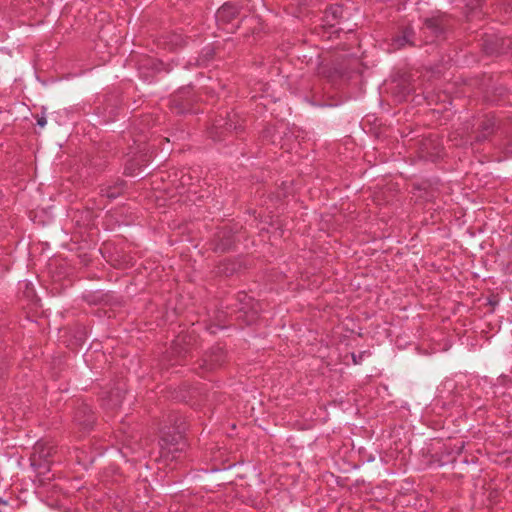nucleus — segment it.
Here are the masks:
<instances>
[{
	"label": "nucleus",
	"mask_w": 512,
	"mask_h": 512,
	"mask_svg": "<svg viewBox=\"0 0 512 512\" xmlns=\"http://www.w3.org/2000/svg\"><path fill=\"white\" fill-rule=\"evenodd\" d=\"M253 322H255V319L252 318L251 320L248 321V324H252Z\"/></svg>",
	"instance_id": "ddd939ff"
},
{
	"label": "nucleus",
	"mask_w": 512,
	"mask_h": 512,
	"mask_svg": "<svg viewBox=\"0 0 512 512\" xmlns=\"http://www.w3.org/2000/svg\"><path fill=\"white\" fill-rule=\"evenodd\" d=\"M344 10L343 7L339 4H334L328 7L322 18L321 29L323 33L327 28H334L337 24L340 23V20L343 18Z\"/></svg>",
	"instance_id": "f03ea898"
},
{
	"label": "nucleus",
	"mask_w": 512,
	"mask_h": 512,
	"mask_svg": "<svg viewBox=\"0 0 512 512\" xmlns=\"http://www.w3.org/2000/svg\"><path fill=\"white\" fill-rule=\"evenodd\" d=\"M485 50L489 54L500 53V52L503 51L502 48H496V47H492V46L490 47L487 41H486V44H485Z\"/></svg>",
	"instance_id": "9d476101"
},
{
	"label": "nucleus",
	"mask_w": 512,
	"mask_h": 512,
	"mask_svg": "<svg viewBox=\"0 0 512 512\" xmlns=\"http://www.w3.org/2000/svg\"><path fill=\"white\" fill-rule=\"evenodd\" d=\"M225 126H226V130H230L232 128H236L235 126L232 125V123H226Z\"/></svg>",
	"instance_id": "f8f14e48"
},
{
	"label": "nucleus",
	"mask_w": 512,
	"mask_h": 512,
	"mask_svg": "<svg viewBox=\"0 0 512 512\" xmlns=\"http://www.w3.org/2000/svg\"><path fill=\"white\" fill-rule=\"evenodd\" d=\"M164 43L167 44L171 49H174L183 46L185 39L180 34L172 33L165 37Z\"/></svg>",
	"instance_id": "1a4fd4ad"
},
{
	"label": "nucleus",
	"mask_w": 512,
	"mask_h": 512,
	"mask_svg": "<svg viewBox=\"0 0 512 512\" xmlns=\"http://www.w3.org/2000/svg\"><path fill=\"white\" fill-rule=\"evenodd\" d=\"M414 35V31L410 27H406L403 29L400 35L396 36L392 40V46L394 49H401L405 45L409 44L411 46L414 45L412 41V37Z\"/></svg>",
	"instance_id": "0eeeda50"
},
{
	"label": "nucleus",
	"mask_w": 512,
	"mask_h": 512,
	"mask_svg": "<svg viewBox=\"0 0 512 512\" xmlns=\"http://www.w3.org/2000/svg\"><path fill=\"white\" fill-rule=\"evenodd\" d=\"M424 34H431L434 38L439 37L443 33L442 19L430 18L426 19L422 28Z\"/></svg>",
	"instance_id": "423d86ee"
},
{
	"label": "nucleus",
	"mask_w": 512,
	"mask_h": 512,
	"mask_svg": "<svg viewBox=\"0 0 512 512\" xmlns=\"http://www.w3.org/2000/svg\"><path fill=\"white\" fill-rule=\"evenodd\" d=\"M434 39H431V41H433ZM427 43L430 42V40L428 39V37L426 36V40H425Z\"/></svg>",
	"instance_id": "4468645a"
},
{
	"label": "nucleus",
	"mask_w": 512,
	"mask_h": 512,
	"mask_svg": "<svg viewBox=\"0 0 512 512\" xmlns=\"http://www.w3.org/2000/svg\"><path fill=\"white\" fill-rule=\"evenodd\" d=\"M74 420L84 429H89L95 423V417L90 407L86 404L79 406L75 412Z\"/></svg>",
	"instance_id": "7ed1b4c3"
},
{
	"label": "nucleus",
	"mask_w": 512,
	"mask_h": 512,
	"mask_svg": "<svg viewBox=\"0 0 512 512\" xmlns=\"http://www.w3.org/2000/svg\"><path fill=\"white\" fill-rule=\"evenodd\" d=\"M238 15V9L231 3L223 4L217 11L216 18L221 22H230Z\"/></svg>",
	"instance_id": "39448f33"
},
{
	"label": "nucleus",
	"mask_w": 512,
	"mask_h": 512,
	"mask_svg": "<svg viewBox=\"0 0 512 512\" xmlns=\"http://www.w3.org/2000/svg\"><path fill=\"white\" fill-rule=\"evenodd\" d=\"M37 124L40 127H44L46 125V118L44 116H41L37 119Z\"/></svg>",
	"instance_id": "9b49d317"
},
{
	"label": "nucleus",
	"mask_w": 512,
	"mask_h": 512,
	"mask_svg": "<svg viewBox=\"0 0 512 512\" xmlns=\"http://www.w3.org/2000/svg\"><path fill=\"white\" fill-rule=\"evenodd\" d=\"M496 127V121L493 116H485L479 124L476 140L482 142L493 134Z\"/></svg>",
	"instance_id": "20e7f679"
},
{
	"label": "nucleus",
	"mask_w": 512,
	"mask_h": 512,
	"mask_svg": "<svg viewBox=\"0 0 512 512\" xmlns=\"http://www.w3.org/2000/svg\"><path fill=\"white\" fill-rule=\"evenodd\" d=\"M225 361V353L221 347H214L208 353L205 354L200 364L201 369L206 371H212L217 367H220Z\"/></svg>",
	"instance_id": "f257e3e1"
},
{
	"label": "nucleus",
	"mask_w": 512,
	"mask_h": 512,
	"mask_svg": "<svg viewBox=\"0 0 512 512\" xmlns=\"http://www.w3.org/2000/svg\"><path fill=\"white\" fill-rule=\"evenodd\" d=\"M123 192V182L116 183L114 186H107L101 189L102 195L107 198L114 199L120 196Z\"/></svg>",
	"instance_id": "6e6552de"
}]
</instances>
